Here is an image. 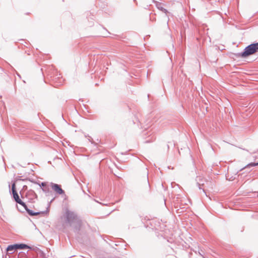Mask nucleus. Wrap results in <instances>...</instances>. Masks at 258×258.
I'll return each instance as SVG.
<instances>
[{
    "label": "nucleus",
    "mask_w": 258,
    "mask_h": 258,
    "mask_svg": "<svg viewBox=\"0 0 258 258\" xmlns=\"http://www.w3.org/2000/svg\"><path fill=\"white\" fill-rule=\"evenodd\" d=\"M12 192L13 193H14V192H16V185H15V183H14L13 184H12Z\"/></svg>",
    "instance_id": "obj_9"
},
{
    "label": "nucleus",
    "mask_w": 258,
    "mask_h": 258,
    "mask_svg": "<svg viewBox=\"0 0 258 258\" xmlns=\"http://www.w3.org/2000/svg\"><path fill=\"white\" fill-rule=\"evenodd\" d=\"M51 188L56 193L61 195L64 194V191L62 189L60 186L57 184L51 183L50 184Z\"/></svg>",
    "instance_id": "obj_3"
},
{
    "label": "nucleus",
    "mask_w": 258,
    "mask_h": 258,
    "mask_svg": "<svg viewBox=\"0 0 258 258\" xmlns=\"http://www.w3.org/2000/svg\"><path fill=\"white\" fill-rule=\"evenodd\" d=\"M258 51V43L251 44L247 46L240 56L242 57H246L248 56L253 54Z\"/></svg>",
    "instance_id": "obj_1"
},
{
    "label": "nucleus",
    "mask_w": 258,
    "mask_h": 258,
    "mask_svg": "<svg viewBox=\"0 0 258 258\" xmlns=\"http://www.w3.org/2000/svg\"><path fill=\"white\" fill-rule=\"evenodd\" d=\"M15 249H17L16 244L9 245L7 248L8 251H13Z\"/></svg>",
    "instance_id": "obj_6"
},
{
    "label": "nucleus",
    "mask_w": 258,
    "mask_h": 258,
    "mask_svg": "<svg viewBox=\"0 0 258 258\" xmlns=\"http://www.w3.org/2000/svg\"><path fill=\"white\" fill-rule=\"evenodd\" d=\"M13 195L15 200L17 203H19L24 208L26 207V205L19 198V195L17 192L13 193Z\"/></svg>",
    "instance_id": "obj_4"
},
{
    "label": "nucleus",
    "mask_w": 258,
    "mask_h": 258,
    "mask_svg": "<svg viewBox=\"0 0 258 258\" xmlns=\"http://www.w3.org/2000/svg\"><path fill=\"white\" fill-rule=\"evenodd\" d=\"M17 249H25L28 247V246L24 244H16Z\"/></svg>",
    "instance_id": "obj_7"
},
{
    "label": "nucleus",
    "mask_w": 258,
    "mask_h": 258,
    "mask_svg": "<svg viewBox=\"0 0 258 258\" xmlns=\"http://www.w3.org/2000/svg\"><path fill=\"white\" fill-rule=\"evenodd\" d=\"M25 209L26 210L27 212H28V213L31 215V216H36V215H38L39 214V212H33L32 211L29 210V209H28L27 208V207L26 208H25Z\"/></svg>",
    "instance_id": "obj_5"
},
{
    "label": "nucleus",
    "mask_w": 258,
    "mask_h": 258,
    "mask_svg": "<svg viewBox=\"0 0 258 258\" xmlns=\"http://www.w3.org/2000/svg\"><path fill=\"white\" fill-rule=\"evenodd\" d=\"M256 165H258V162L256 163H250L247 165V167L254 166H256Z\"/></svg>",
    "instance_id": "obj_10"
},
{
    "label": "nucleus",
    "mask_w": 258,
    "mask_h": 258,
    "mask_svg": "<svg viewBox=\"0 0 258 258\" xmlns=\"http://www.w3.org/2000/svg\"><path fill=\"white\" fill-rule=\"evenodd\" d=\"M64 217L66 222L68 223H71L75 220L76 216L73 213L67 211L65 213Z\"/></svg>",
    "instance_id": "obj_2"
},
{
    "label": "nucleus",
    "mask_w": 258,
    "mask_h": 258,
    "mask_svg": "<svg viewBox=\"0 0 258 258\" xmlns=\"http://www.w3.org/2000/svg\"><path fill=\"white\" fill-rule=\"evenodd\" d=\"M41 186L43 187V188H42L43 191H48V189H47V186L46 183L42 182L41 183Z\"/></svg>",
    "instance_id": "obj_8"
}]
</instances>
